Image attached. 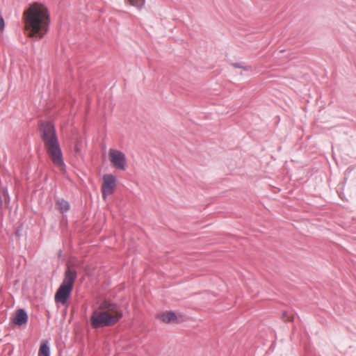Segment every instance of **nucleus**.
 Here are the masks:
<instances>
[{
  "label": "nucleus",
  "instance_id": "423d86ee",
  "mask_svg": "<svg viewBox=\"0 0 356 356\" xmlns=\"http://www.w3.org/2000/svg\"><path fill=\"white\" fill-rule=\"evenodd\" d=\"M116 177L111 174H106L102 177V197H106L113 193L116 188Z\"/></svg>",
  "mask_w": 356,
  "mask_h": 356
},
{
  "label": "nucleus",
  "instance_id": "20e7f679",
  "mask_svg": "<svg viewBox=\"0 0 356 356\" xmlns=\"http://www.w3.org/2000/svg\"><path fill=\"white\" fill-rule=\"evenodd\" d=\"M76 277V273L70 268L65 273V278L63 283L55 294V300L58 302L65 304L70 295L73 288L74 280Z\"/></svg>",
  "mask_w": 356,
  "mask_h": 356
},
{
  "label": "nucleus",
  "instance_id": "f257e3e1",
  "mask_svg": "<svg viewBox=\"0 0 356 356\" xmlns=\"http://www.w3.org/2000/svg\"><path fill=\"white\" fill-rule=\"evenodd\" d=\"M22 18L27 37L41 39L47 33L50 18L44 5L39 3L31 4L24 10Z\"/></svg>",
  "mask_w": 356,
  "mask_h": 356
},
{
  "label": "nucleus",
  "instance_id": "6e6552de",
  "mask_svg": "<svg viewBox=\"0 0 356 356\" xmlns=\"http://www.w3.org/2000/svg\"><path fill=\"white\" fill-rule=\"evenodd\" d=\"M158 317L164 323H168L177 319L176 314L172 312H166L160 314Z\"/></svg>",
  "mask_w": 356,
  "mask_h": 356
},
{
  "label": "nucleus",
  "instance_id": "39448f33",
  "mask_svg": "<svg viewBox=\"0 0 356 356\" xmlns=\"http://www.w3.org/2000/svg\"><path fill=\"white\" fill-rule=\"evenodd\" d=\"M111 165L115 169L124 171L127 169V158L122 152L117 149L111 148L108 153Z\"/></svg>",
  "mask_w": 356,
  "mask_h": 356
},
{
  "label": "nucleus",
  "instance_id": "4468645a",
  "mask_svg": "<svg viewBox=\"0 0 356 356\" xmlns=\"http://www.w3.org/2000/svg\"><path fill=\"white\" fill-rule=\"evenodd\" d=\"M75 151L76 153H78L79 152V149L77 146L75 147Z\"/></svg>",
  "mask_w": 356,
  "mask_h": 356
},
{
  "label": "nucleus",
  "instance_id": "ddd939ff",
  "mask_svg": "<svg viewBox=\"0 0 356 356\" xmlns=\"http://www.w3.org/2000/svg\"><path fill=\"white\" fill-rule=\"evenodd\" d=\"M234 67H242L245 70H251V67L250 66H245V67H243L241 66V65H239L238 63H234L233 64Z\"/></svg>",
  "mask_w": 356,
  "mask_h": 356
},
{
  "label": "nucleus",
  "instance_id": "9d476101",
  "mask_svg": "<svg viewBox=\"0 0 356 356\" xmlns=\"http://www.w3.org/2000/svg\"><path fill=\"white\" fill-rule=\"evenodd\" d=\"M57 205H58V209L62 213L68 211L70 209L69 203L63 199H60V200L59 199L57 200Z\"/></svg>",
  "mask_w": 356,
  "mask_h": 356
},
{
  "label": "nucleus",
  "instance_id": "f8f14e48",
  "mask_svg": "<svg viewBox=\"0 0 356 356\" xmlns=\"http://www.w3.org/2000/svg\"><path fill=\"white\" fill-rule=\"evenodd\" d=\"M282 318L285 319L286 321H293V316L291 314H289L287 312H284L282 313Z\"/></svg>",
  "mask_w": 356,
  "mask_h": 356
},
{
  "label": "nucleus",
  "instance_id": "9b49d317",
  "mask_svg": "<svg viewBox=\"0 0 356 356\" xmlns=\"http://www.w3.org/2000/svg\"><path fill=\"white\" fill-rule=\"evenodd\" d=\"M128 1L131 6L138 8H141L145 3V0H128Z\"/></svg>",
  "mask_w": 356,
  "mask_h": 356
},
{
  "label": "nucleus",
  "instance_id": "f03ea898",
  "mask_svg": "<svg viewBox=\"0 0 356 356\" xmlns=\"http://www.w3.org/2000/svg\"><path fill=\"white\" fill-rule=\"evenodd\" d=\"M42 139L47 152L54 165L60 171L64 172L65 165L63 158L55 129L50 122L43 123L41 126Z\"/></svg>",
  "mask_w": 356,
  "mask_h": 356
},
{
  "label": "nucleus",
  "instance_id": "7ed1b4c3",
  "mask_svg": "<svg viewBox=\"0 0 356 356\" xmlns=\"http://www.w3.org/2000/svg\"><path fill=\"white\" fill-rule=\"evenodd\" d=\"M122 316V313L116 305L104 303L93 312L90 323L94 328L111 326L116 323Z\"/></svg>",
  "mask_w": 356,
  "mask_h": 356
},
{
  "label": "nucleus",
  "instance_id": "0eeeda50",
  "mask_svg": "<svg viewBox=\"0 0 356 356\" xmlns=\"http://www.w3.org/2000/svg\"><path fill=\"white\" fill-rule=\"evenodd\" d=\"M11 322L16 325L21 326L26 324L28 321V315L26 312L22 309H17L10 318Z\"/></svg>",
  "mask_w": 356,
  "mask_h": 356
},
{
  "label": "nucleus",
  "instance_id": "2eb2a0df",
  "mask_svg": "<svg viewBox=\"0 0 356 356\" xmlns=\"http://www.w3.org/2000/svg\"><path fill=\"white\" fill-rule=\"evenodd\" d=\"M4 201H5V202H6V201H7V197H5Z\"/></svg>",
  "mask_w": 356,
  "mask_h": 356
},
{
  "label": "nucleus",
  "instance_id": "1a4fd4ad",
  "mask_svg": "<svg viewBox=\"0 0 356 356\" xmlns=\"http://www.w3.org/2000/svg\"><path fill=\"white\" fill-rule=\"evenodd\" d=\"M38 356H50V349L47 341H44L41 343Z\"/></svg>",
  "mask_w": 356,
  "mask_h": 356
}]
</instances>
